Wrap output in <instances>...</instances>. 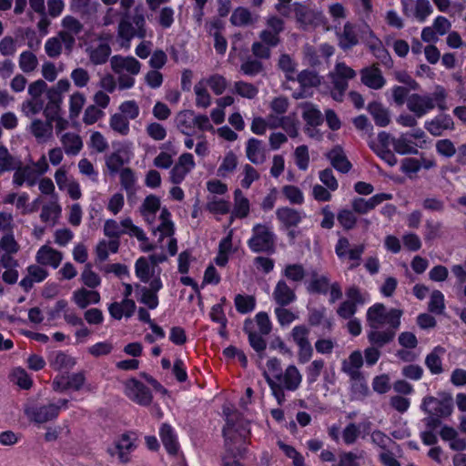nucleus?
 <instances>
[{"mask_svg":"<svg viewBox=\"0 0 466 466\" xmlns=\"http://www.w3.org/2000/svg\"><path fill=\"white\" fill-rule=\"evenodd\" d=\"M161 441L170 455H176L179 450L177 434L172 427L167 423L162 424L159 430Z\"/></svg>","mask_w":466,"mask_h":466,"instance_id":"obj_22","label":"nucleus"},{"mask_svg":"<svg viewBox=\"0 0 466 466\" xmlns=\"http://www.w3.org/2000/svg\"><path fill=\"white\" fill-rule=\"evenodd\" d=\"M63 258L62 253L48 246H43L36 253V261L44 266L56 268Z\"/></svg>","mask_w":466,"mask_h":466,"instance_id":"obj_21","label":"nucleus"},{"mask_svg":"<svg viewBox=\"0 0 466 466\" xmlns=\"http://www.w3.org/2000/svg\"><path fill=\"white\" fill-rule=\"evenodd\" d=\"M54 200L47 205H44L40 214V218L43 222L52 221L53 225L56 224L57 218L61 215V207L57 203V197H54Z\"/></svg>","mask_w":466,"mask_h":466,"instance_id":"obj_37","label":"nucleus"},{"mask_svg":"<svg viewBox=\"0 0 466 466\" xmlns=\"http://www.w3.org/2000/svg\"><path fill=\"white\" fill-rule=\"evenodd\" d=\"M135 267L137 277L144 283L148 282L154 273V268L152 265H149L147 259L144 257L139 258Z\"/></svg>","mask_w":466,"mask_h":466,"instance_id":"obj_46","label":"nucleus"},{"mask_svg":"<svg viewBox=\"0 0 466 466\" xmlns=\"http://www.w3.org/2000/svg\"><path fill=\"white\" fill-rule=\"evenodd\" d=\"M309 329L305 325L295 326L290 336L294 343L298 346V361L301 364L310 360L313 355V348L309 339Z\"/></svg>","mask_w":466,"mask_h":466,"instance_id":"obj_7","label":"nucleus"},{"mask_svg":"<svg viewBox=\"0 0 466 466\" xmlns=\"http://www.w3.org/2000/svg\"><path fill=\"white\" fill-rule=\"evenodd\" d=\"M29 131L38 141H46L52 137L53 124L46 120L35 118L32 121Z\"/></svg>","mask_w":466,"mask_h":466,"instance_id":"obj_24","label":"nucleus"},{"mask_svg":"<svg viewBox=\"0 0 466 466\" xmlns=\"http://www.w3.org/2000/svg\"><path fill=\"white\" fill-rule=\"evenodd\" d=\"M249 431L244 428H235L229 415H228V426L223 428V436L225 438V453L222 456V462L227 458L228 461L239 462L237 458L242 459L248 451V437Z\"/></svg>","mask_w":466,"mask_h":466,"instance_id":"obj_2","label":"nucleus"},{"mask_svg":"<svg viewBox=\"0 0 466 466\" xmlns=\"http://www.w3.org/2000/svg\"><path fill=\"white\" fill-rule=\"evenodd\" d=\"M207 83L216 95H221L228 86L226 78L218 74L212 75L207 79Z\"/></svg>","mask_w":466,"mask_h":466,"instance_id":"obj_64","label":"nucleus"},{"mask_svg":"<svg viewBox=\"0 0 466 466\" xmlns=\"http://www.w3.org/2000/svg\"><path fill=\"white\" fill-rule=\"evenodd\" d=\"M368 111L372 116L375 123L379 127H386L390 124V118L388 109L382 106L381 104L373 102L369 105Z\"/></svg>","mask_w":466,"mask_h":466,"instance_id":"obj_35","label":"nucleus"},{"mask_svg":"<svg viewBox=\"0 0 466 466\" xmlns=\"http://www.w3.org/2000/svg\"><path fill=\"white\" fill-rule=\"evenodd\" d=\"M283 275L291 281L300 282L305 278L306 272L301 264H289L285 267Z\"/></svg>","mask_w":466,"mask_h":466,"instance_id":"obj_53","label":"nucleus"},{"mask_svg":"<svg viewBox=\"0 0 466 466\" xmlns=\"http://www.w3.org/2000/svg\"><path fill=\"white\" fill-rule=\"evenodd\" d=\"M81 279L83 283L90 289H95L101 283L99 276L91 269V265L89 263L86 265L85 269L81 274Z\"/></svg>","mask_w":466,"mask_h":466,"instance_id":"obj_61","label":"nucleus"},{"mask_svg":"<svg viewBox=\"0 0 466 466\" xmlns=\"http://www.w3.org/2000/svg\"><path fill=\"white\" fill-rule=\"evenodd\" d=\"M25 182L29 187H33L36 183L35 170L29 166L20 165L16 169L13 177V183L21 187Z\"/></svg>","mask_w":466,"mask_h":466,"instance_id":"obj_25","label":"nucleus"},{"mask_svg":"<svg viewBox=\"0 0 466 466\" xmlns=\"http://www.w3.org/2000/svg\"><path fill=\"white\" fill-rule=\"evenodd\" d=\"M282 193L291 204L300 205L304 201V197L301 190L296 186H284L282 187Z\"/></svg>","mask_w":466,"mask_h":466,"instance_id":"obj_62","label":"nucleus"},{"mask_svg":"<svg viewBox=\"0 0 466 466\" xmlns=\"http://www.w3.org/2000/svg\"><path fill=\"white\" fill-rule=\"evenodd\" d=\"M235 205L233 214L240 218H246L249 213V201L243 195L240 189H236L234 192Z\"/></svg>","mask_w":466,"mask_h":466,"instance_id":"obj_44","label":"nucleus"},{"mask_svg":"<svg viewBox=\"0 0 466 466\" xmlns=\"http://www.w3.org/2000/svg\"><path fill=\"white\" fill-rule=\"evenodd\" d=\"M282 127L290 137H296L299 135L297 126L293 117L287 116L278 119V124H270V128Z\"/></svg>","mask_w":466,"mask_h":466,"instance_id":"obj_55","label":"nucleus"},{"mask_svg":"<svg viewBox=\"0 0 466 466\" xmlns=\"http://www.w3.org/2000/svg\"><path fill=\"white\" fill-rule=\"evenodd\" d=\"M55 94V92H52L51 95H47L48 102L43 108V113L46 116V119L52 124L54 123L55 119H57V117L60 116L59 113L62 104V99H58L57 96Z\"/></svg>","mask_w":466,"mask_h":466,"instance_id":"obj_34","label":"nucleus"},{"mask_svg":"<svg viewBox=\"0 0 466 466\" xmlns=\"http://www.w3.org/2000/svg\"><path fill=\"white\" fill-rule=\"evenodd\" d=\"M359 43L355 31V26L347 22L343 26V31L339 35V46L343 50H349Z\"/></svg>","mask_w":466,"mask_h":466,"instance_id":"obj_27","label":"nucleus"},{"mask_svg":"<svg viewBox=\"0 0 466 466\" xmlns=\"http://www.w3.org/2000/svg\"><path fill=\"white\" fill-rule=\"evenodd\" d=\"M302 117L306 121L307 126L315 127L323 123V116L319 109L310 102L302 105Z\"/></svg>","mask_w":466,"mask_h":466,"instance_id":"obj_29","label":"nucleus"},{"mask_svg":"<svg viewBox=\"0 0 466 466\" xmlns=\"http://www.w3.org/2000/svg\"><path fill=\"white\" fill-rule=\"evenodd\" d=\"M44 108V100L41 98H32L25 100L22 104V111L25 116L36 115Z\"/></svg>","mask_w":466,"mask_h":466,"instance_id":"obj_63","label":"nucleus"},{"mask_svg":"<svg viewBox=\"0 0 466 466\" xmlns=\"http://www.w3.org/2000/svg\"><path fill=\"white\" fill-rule=\"evenodd\" d=\"M246 155L248 159L255 164L259 165L266 161V148L262 141L257 138H249L247 142Z\"/></svg>","mask_w":466,"mask_h":466,"instance_id":"obj_19","label":"nucleus"},{"mask_svg":"<svg viewBox=\"0 0 466 466\" xmlns=\"http://www.w3.org/2000/svg\"><path fill=\"white\" fill-rule=\"evenodd\" d=\"M430 312L441 315L445 309L444 296L440 290H433L428 304Z\"/></svg>","mask_w":466,"mask_h":466,"instance_id":"obj_48","label":"nucleus"},{"mask_svg":"<svg viewBox=\"0 0 466 466\" xmlns=\"http://www.w3.org/2000/svg\"><path fill=\"white\" fill-rule=\"evenodd\" d=\"M370 149L389 166L393 167L397 164L398 160L393 152L390 149H379L376 143L371 140L369 142Z\"/></svg>","mask_w":466,"mask_h":466,"instance_id":"obj_58","label":"nucleus"},{"mask_svg":"<svg viewBox=\"0 0 466 466\" xmlns=\"http://www.w3.org/2000/svg\"><path fill=\"white\" fill-rule=\"evenodd\" d=\"M234 92L241 97L254 99L258 94V88L251 83L240 80L234 83Z\"/></svg>","mask_w":466,"mask_h":466,"instance_id":"obj_45","label":"nucleus"},{"mask_svg":"<svg viewBox=\"0 0 466 466\" xmlns=\"http://www.w3.org/2000/svg\"><path fill=\"white\" fill-rule=\"evenodd\" d=\"M125 391L130 400L139 405L147 406L152 401L150 390L137 380H127L125 384Z\"/></svg>","mask_w":466,"mask_h":466,"instance_id":"obj_9","label":"nucleus"},{"mask_svg":"<svg viewBox=\"0 0 466 466\" xmlns=\"http://www.w3.org/2000/svg\"><path fill=\"white\" fill-rule=\"evenodd\" d=\"M196 94V106L202 108H207L211 105V96L204 86L202 82H198L194 86Z\"/></svg>","mask_w":466,"mask_h":466,"instance_id":"obj_52","label":"nucleus"},{"mask_svg":"<svg viewBox=\"0 0 466 466\" xmlns=\"http://www.w3.org/2000/svg\"><path fill=\"white\" fill-rule=\"evenodd\" d=\"M324 366V360H315L306 368L307 380L309 384L317 381Z\"/></svg>","mask_w":466,"mask_h":466,"instance_id":"obj_59","label":"nucleus"},{"mask_svg":"<svg viewBox=\"0 0 466 466\" xmlns=\"http://www.w3.org/2000/svg\"><path fill=\"white\" fill-rule=\"evenodd\" d=\"M38 64L36 56L31 51H24L19 56L18 65L25 74L34 72L37 68Z\"/></svg>","mask_w":466,"mask_h":466,"instance_id":"obj_43","label":"nucleus"},{"mask_svg":"<svg viewBox=\"0 0 466 466\" xmlns=\"http://www.w3.org/2000/svg\"><path fill=\"white\" fill-rule=\"evenodd\" d=\"M443 225L441 221H434L428 219L425 222V241H432L436 238H440L443 235Z\"/></svg>","mask_w":466,"mask_h":466,"instance_id":"obj_47","label":"nucleus"},{"mask_svg":"<svg viewBox=\"0 0 466 466\" xmlns=\"http://www.w3.org/2000/svg\"><path fill=\"white\" fill-rule=\"evenodd\" d=\"M244 330L248 333L250 346L262 357L261 353L264 352L267 347L266 340L262 338V335L249 330L246 324Z\"/></svg>","mask_w":466,"mask_h":466,"instance_id":"obj_54","label":"nucleus"},{"mask_svg":"<svg viewBox=\"0 0 466 466\" xmlns=\"http://www.w3.org/2000/svg\"><path fill=\"white\" fill-rule=\"evenodd\" d=\"M360 80L363 85L375 90L382 88L386 84V79L377 65L362 68L360 70Z\"/></svg>","mask_w":466,"mask_h":466,"instance_id":"obj_12","label":"nucleus"},{"mask_svg":"<svg viewBox=\"0 0 466 466\" xmlns=\"http://www.w3.org/2000/svg\"><path fill=\"white\" fill-rule=\"evenodd\" d=\"M278 220L286 228L297 227L303 218V214L291 208L283 207L279 208L276 211Z\"/></svg>","mask_w":466,"mask_h":466,"instance_id":"obj_18","label":"nucleus"},{"mask_svg":"<svg viewBox=\"0 0 466 466\" xmlns=\"http://www.w3.org/2000/svg\"><path fill=\"white\" fill-rule=\"evenodd\" d=\"M435 107L434 99L430 95L411 94L407 98V108L418 118L422 117Z\"/></svg>","mask_w":466,"mask_h":466,"instance_id":"obj_10","label":"nucleus"},{"mask_svg":"<svg viewBox=\"0 0 466 466\" xmlns=\"http://www.w3.org/2000/svg\"><path fill=\"white\" fill-rule=\"evenodd\" d=\"M49 362H50V366L56 370H64V369L70 370L76 364L74 358H72L71 356H69L62 351L54 353L50 357Z\"/></svg>","mask_w":466,"mask_h":466,"instance_id":"obj_38","label":"nucleus"},{"mask_svg":"<svg viewBox=\"0 0 466 466\" xmlns=\"http://www.w3.org/2000/svg\"><path fill=\"white\" fill-rule=\"evenodd\" d=\"M444 352L445 350L442 347L438 346L435 347L433 350L426 356L425 365L434 375L441 374L443 371L441 355Z\"/></svg>","mask_w":466,"mask_h":466,"instance_id":"obj_33","label":"nucleus"},{"mask_svg":"<svg viewBox=\"0 0 466 466\" xmlns=\"http://www.w3.org/2000/svg\"><path fill=\"white\" fill-rule=\"evenodd\" d=\"M256 305V299L253 296H244L238 294L235 297V306L237 310L241 314L252 311Z\"/></svg>","mask_w":466,"mask_h":466,"instance_id":"obj_51","label":"nucleus"},{"mask_svg":"<svg viewBox=\"0 0 466 466\" xmlns=\"http://www.w3.org/2000/svg\"><path fill=\"white\" fill-rule=\"evenodd\" d=\"M160 198L150 194L144 199L140 207V213L148 222H151L150 218H152V220L154 219L156 213L160 209Z\"/></svg>","mask_w":466,"mask_h":466,"instance_id":"obj_31","label":"nucleus"},{"mask_svg":"<svg viewBox=\"0 0 466 466\" xmlns=\"http://www.w3.org/2000/svg\"><path fill=\"white\" fill-rule=\"evenodd\" d=\"M61 143L66 155L76 156L82 149L81 137L75 133H66L61 137Z\"/></svg>","mask_w":466,"mask_h":466,"instance_id":"obj_32","label":"nucleus"},{"mask_svg":"<svg viewBox=\"0 0 466 466\" xmlns=\"http://www.w3.org/2000/svg\"><path fill=\"white\" fill-rule=\"evenodd\" d=\"M24 413L30 421L42 424L57 418V407L53 402L39 404L35 400H28L24 406Z\"/></svg>","mask_w":466,"mask_h":466,"instance_id":"obj_6","label":"nucleus"},{"mask_svg":"<svg viewBox=\"0 0 466 466\" xmlns=\"http://www.w3.org/2000/svg\"><path fill=\"white\" fill-rule=\"evenodd\" d=\"M73 299L80 309H86L91 303L97 304L100 301V294L96 290L82 288L74 292Z\"/></svg>","mask_w":466,"mask_h":466,"instance_id":"obj_26","label":"nucleus"},{"mask_svg":"<svg viewBox=\"0 0 466 466\" xmlns=\"http://www.w3.org/2000/svg\"><path fill=\"white\" fill-rule=\"evenodd\" d=\"M370 48L373 52V55L380 61L382 65H384L387 67L392 66V59L389 52L383 47L380 40L377 39L376 43L370 46Z\"/></svg>","mask_w":466,"mask_h":466,"instance_id":"obj_56","label":"nucleus"},{"mask_svg":"<svg viewBox=\"0 0 466 466\" xmlns=\"http://www.w3.org/2000/svg\"><path fill=\"white\" fill-rule=\"evenodd\" d=\"M279 67L286 73V77L289 80H294L292 75L296 72V63L292 60L289 55L283 54L279 58Z\"/></svg>","mask_w":466,"mask_h":466,"instance_id":"obj_60","label":"nucleus"},{"mask_svg":"<svg viewBox=\"0 0 466 466\" xmlns=\"http://www.w3.org/2000/svg\"><path fill=\"white\" fill-rule=\"evenodd\" d=\"M327 157L330 160L332 167L341 173H348L352 167L340 146L334 147L327 154Z\"/></svg>","mask_w":466,"mask_h":466,"instance_id":"obj_23","label":"nucleus"},{"mask_svg":"<svg viewBox=\"0 0 466 466\" xmlns=\"http://www.w3.org/2000/svg\"><path fill=\"white\" fill-rule=\"evenodd\" d=\"M109 125L114 131L122 136H126L129 132L128 119H127V117L122 114H114L110 118Z\"/></svg>","mask_w":466,"mask_h":466,"instance_id":"obj_50","label":"nucleus"},{"mask_svg":"<svg viewBox=\"0 0 466 466\" xmlns=\"http://www.w3.org/2000/svg\"><path fill=\"white\" fill-rule=\"evenodd\" d=\"M403 311L399 309H388L382 303H376L367 310V324L370 328L367 338L372 345L364 350L366 363L374 365L380 359L379 348L393 341L400 326Z\"/></svg>","mask_w":466,"mask_h":466,"instance_id":"obj_1","label":"nucleus"},{"mask_svg":"<svg viewBox=\"0 0 466 466\" xmlns=\"http://www.w3.org/2000/svg\"><path fill=\"white\" fill-rule=\"evenodd\" d=\"M296 79L302 88L317 87L321 83V76L316 71L309 69L299 72Z\"/></svg>","mask_w":466,"mask_h":466,"instance_id":"obj_42","label":"nucleus"},{"mask_svg":"<svg viewBox=\"0 0 466 466\" xmlns=\"http://www.w3.org/2000/svg\"><path fill=\"white\" fill-rule=\"evenodd\" d=\"M230 22L235 26H246L256 23L257 17H253L248 9L238 7L230 16Z\"/></svg>","mask_w":466,"mask_h":466,"instance_id":"obj_36","label":"nucleus"},{"mask_svg":"<svg viewBox=\"0 0 466 466\" xmlns=\"http://www.w3.org/2000/svg\"><path fill=\"white\" fill-rule=\"evenodd\" d=\"M328 76L333 86V89L330 91L331 97L335 101L341 102L349 87L348 81L356 76V72L345 63H338Z\"/></svg>","mask_w":466,"mask_h":466,"instance_id":"obj_5","label":"nucleus"},{"mask_svg":"<svg viewBox=\"0 0 466 466\" xmlns=\"http://www.w3.org/2000/svg\"><path fill=\"white\" fill-rule=\"evenodd\" d=\"M273 299L278 305L286 307L294 302L297 297L294 289L290 288L285 280L280 279L273 290Z\"/></svg>","mask_w":466,"mask_h":466,"instance_id":"obj_17","label":"nucleus"},{"mask_svg":"<svg viewBox=\"0 0 466 466\" xmlns=\"http://www.w3.org/2000/svg\"><path fill=\"white\" fill-rule=\"evenodd\" d=\"M21 161L13 157L6 147L0 146V175L5 171L15 170Z\"/></svg>","mask_w":466,"mask_h":466,"instance_id":"obj_40","label":"nucleus"},{"mask_svg":"<svg viewBox=\"0 0 466 466\" xmlns=\"http://www.w3.org/2000/svg\"><path fill=\"white\" fill-rule=\"evenodd\" d=\"M276 236L265 224L252 228V237L248 240V248L255 253L272 254L275 252Z\"/></svg>","mask_w":466,"mask_h":466,"instance_id":"obj_4","label":"nucleus"},{"mask_svg":"<svg viewBox=\"0 0 466 466\" xmlns=\"http://www.w3.org/2000/svg\"><path fill=\"white\" fill-rule=\"evenodd\" d=\"M363 365V356L360 350H355L350 353L347 360H344L341 364V370L349 375L350 380H361L363 375L360 369Z\"/></svg>","mask_w":466,"mask_h":466,"instance_id":"obj_13","label":"nucleus"},{"mask_svg":"<svg viewBox=\"0 0 466 466\" xmlns=\"http://www.w3.org/2000/svg\"><path fill=\"white\" fill-rule=\"evenodd\" d=\"M239 71L248 76H256L265 71L263 63L255 58L248 57L240 65Z\"/></svg>","mask_w":466,"mask_h":466,"instance_id":"obj_41","label":"nucleus"},{"mask_svg":"<svg viewBox=\"0 0 466 466\" xmlns=\"http://www.w3.org/2000/svg\"><path fill=\"white\" fill-rule=\"evenodd\" d=\"M89 60L93 65H103L106 63L111 54V47L106 43H101L96 47L86 49Z\"/></svg>","mask_w":466,"mask_h":466,"instance_id":"obj_28","label":"nucleus"},{"mask_svg":"<svg viewBox=\"0 0 466 466\" xmlns=\"http://www.w3.org/2000/svg\"><path fill=\"white\" fill-rule=\"evenodd\" d=\"M113 72L124 75L126 72L132 76L137 75L141 68L140 62L133 56H114L110 59Z\"/></svg>","mask_w":466,"mask_h":466,"instance_id":"obj_11","label":"nucleus"},{"mask_svg":"<svg viewBox=\"0 0 466 466\" xmlns=\"http://www.w3.org/2000/svg\"><path fill=\"white\" fill-rule=\"evenodd\" d=\"M424 127L432 136L440 137L445 130L454 129V122L450 115L441 114L431 121H426Z\"/></svg>","mask_w":466,"mask_h":466,"instance_id":"obj_14","label":"nucleus"},{"mask_svg":"<svg viewBox=\"0 0 466 466\" xmlns=\"http://www.w3.org/2000/svg\"><path fill=\"white\" fill-rule=\"evenodd\" d=\"M453 408L452 398L449 395H442L441 398L427 396L422 400L420 409L427 414L439 417H448L451 414Z\"/></svg>","mask_w":466,"mask_h":466,"instance_id":"obj_8","label":"nucleus"},{"mask_svg":"<svg viewBox=\"0 0 466 466\" xmlns=\"http://www.w3.org/2000/svg\"><path fill=\"white\" fill-rule=\"evenodd\" d=\"M117 36L125 41L122 46H129L134 37L144 39L147 36L146 16L142 6H137L133 14L122 13L117 27Z\"/></svg>","mask_w":466,"mask_h":466,"instance_id":"obj_3","label":"nucleus"},{"mask_svg":"<svg viewBox=\"0 0 466 466\" xmlns=\"http://www.w3.org/2000/svg\"><path fill=\"white\" fill-rule=\"evenodd\" d=\"M177 128L187 136L192 135L195 127V113L192 110H184L176 117Z\"/></svg>","mask_w":466,"mask_h":466,"instance_id":"obj_30","label":"nucleus"},{"mask_svg":"<svg viewBox=\"0 0 466 466\" xmlns=\"http://www.w3.org/2000/svg\"><path fill=\"white\" fill-rule=\"evenodd\" d=\"M120 184L122 187L126 190L128 198H131L136 195V177L131 168L125 167L121 170Z\"/></svg>","mask_w":466,"mask_h":466,"instance_id":"obj_39","label":"nucleus"},{"mask_svg":"<svg viewBox=\"0 0 466 466\" xmlns=\"http://www.w3.org/2000/svg\"><path fill=\"white\" fill-rule=\"evenodd\" d=\"M85 103L86 96L80 92H76L70 96L69 116L71 118L78 116Z\"/></svg>","mask_w":466,"mask_h":466,"instance_id":"obj_57","label":"nucleus"},{"mask_svg":"<svg viewBox=\"0 0 466 466\" xmlns=\"http://www.w3.org/2000/svg\"><path fill=\"white\" fill-rule=\"evenodd\" d=\"M135 449V445L127 433L123 434L114 447L107 449L111 456H117L120 462L127 463L129 461L130 452Z\"/></svg>","mask_w":466,"mask_h":466,"instance_id":"obj_16","label":"nucleus"},{"mask_svg":"<svg viewBox=\"0 0 466 466\" xmlns=\"http://www.w3.org/2000/svg\"><path fill=\"white\" fill-rule=\"evenodd\" d=\"M136 309V303L129 299H124L121 302H113L108 307L110 316L115 319H121L124 316L130 318Z\"/></svg>","mask_w":466,"mask_h":466,"instance_id":"obj_20","label":"nucleus"},{"mask_svg":"<svg viewBox=\"0 0 466 466\" xmlns=\"http://www.w3.org/2000/svg\"><path fill=\"white\" fill-rule=\"evenodd\" d=\"M275 378L278 381L282 382L283 390H288L291 391L296 390L302 380V376L295 365L288 366L284 373L276 374Z\"/></svg>","mask_w":466,"mask_h":466,"instance_id":"obj_15","label":"nucleus"},{"mask_svg":"<svg viewBox=\"0 0 466 466\" xmlns=\"http://www.w3.org/2000/svg\"><path fill=\"white\" fill-rule=\"evenodd\" d=\"M412 142L403 136L399 138H392V146L394 150L400 155L418 154V149L412 146Z\"/></svg>","mask_w":466,"mask_h":466,"instance_id":"obj_49","label":"nucleus"}]
</instances>
